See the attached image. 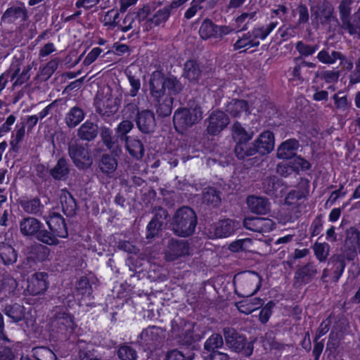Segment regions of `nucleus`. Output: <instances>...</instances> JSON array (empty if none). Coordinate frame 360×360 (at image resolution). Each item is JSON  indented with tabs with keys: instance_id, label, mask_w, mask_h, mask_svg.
Segmentation results:
<instances>
[{
	"instance_id": "obj_42",
	"label": "nucleus",
	"mask_w": 360,
	"mask_h": 360,
	"mask_svg": "<svg viewBox=\"0 0 360 360\" xmlns=\"http://www.w3.org/2000/svg\"><path fill=\"white\" fill-rule=\"evenodd\" d=\"M174 98L172 96H166L155 103L156 112L160 117H167L171 115Z\"/></svg>"
},
{
	"instance_id": "obj_59",
	"label": "nucleus",
	"mask_w": 360,
	"mask_h": 360,
	"mask_svg": "<svg viewBox=\"0 0 360 360\" xmlns=\"http://www.w3.org/2000/svg\"><path fill=\"white\" fill-rule=\"evenodd\" d=\"M77 290L79 294L84 297H89L92 293V288L89 284V279L82 276L77 283Z\"/></svg>"
},
{
	"instance_id": "obj_47",
	"label": "nucleus",
	"mask_w": 360,
	"mask_h": 360,
	"mask_svg": "<svg viewBox=\"0 0 360 360\" xmlns=\"http://www.w3.org/2000/svg\"><path fill=\"white\" fill-rule=\"evenodd\" d=\"M317 58L323 63L333 64L337 60H344V55L335 51H333L330 53L328 50L323 49L318 53Z\"/></svg>"
},
{
	"instance_id": "obj_62",
	"label": "nucleus",
	"mask_w": 360,
	"mask_h": 360,
	"mask_svg": "<svg viewBox=\"0 0 360 360\" xmlns=\"http://www.w3.org/2000/svg\"><path fill=\"white\" fill-rule=\"evenodd\" d=\"M0 291L10 293L16 288L17 282L12 277L6 276L0 281Z\"/></svg>"
},
{
	"instance_id": "obj_37",
	"label": "nucleus",
	"mask_w": 360,
	"mask_h": 360,
	"mask_svg": "<svg viewBox=\"0 0 360 360\" xmlns=\"http://www.w3.org/2000/svg\"><path fill=\"white\" fill-rule=\"evenodd\" d=\"M60 203L63 213L68 217H73L76 214L77 203L72 194L68 191L60 195Z\"/></svg>"
},
{
	"instance_id": "obj_53",
	"label": "nucleus",
	"mask_w": 360,
	"mask_h": 360,
	"mask_svg": "<svg viewBox=\"0 0 360 360\" xmlns=\"http://www.w3.org/2000/svg\"><path fill=\"white\" fill-rule=\"evenodd\" d=\"M201 338L202 337L200 335H194L193 331L187 330L184 333L178 337V342L181 345L191 347L195 342L200 341Z\"/></svg>"
},
{
	"instance_id": "obj_61",
	"label": "nucleus",
	"mask_w": 360,
	"mask_h": 360,
	"mask_svg": "<svg viewBox=\"0 0 360 360\" xmlns=\"http://www.w3.org/2000/svg\"><path fill=\"white\" fill-rule=\"evenodd\" d=\"M163 229V226H162L160 224H158L157 222H155L154 220L151 219V220L147 225L146 238H154L160 233Z\"/></svg>"
},
{
	"instance_id": "obj_49",
	"label": "nucleus",
	"mask_w": 360,
	"mask_h": 360,
	"mask_svg": "<svg viewBox=\"0 0 360 360\" xmlns=\"http://www.w3.org/2000/svg\"><path fill=\"white\" fill-rule=\"evenodd\" d=\"M202 202L213 207L218 206L221 202L219 192L214 188H208L202 193Z\"/></svg>"
},
{
	"instance_id": "obj_46",
	"label": "nucleus",
	"mask_w": 360,
	"mask_h": 360,
	"mask_svg": "<svg viewBox=\"0 0 360 360\" xmlns=\"http://www.w3.org/2000/svg\"><path fill=\"white\" fill-rule=\"evenodd\" d=\"M329 264H332L333 266V281L338 282L346 266L345 260L342 259V256L335 255L330 257Z\"/></svg>"
},
{
	"instance_id": "obj_48",
	"label": "nucleus",
	"mask_w": 360,
	"mask_h": 360,
	"mask_svg": "<svg viewBox=\"0 0 360 360\" xmlns=\"http://www.w3.org/2000/svg\"><path fill=\"white\" fill-rule=\"evenodd\" d=\"M32 352L35 360H57L54 352L46 347H37Z\"/></svg>"
},
{
	"instance_id": "obj_31",
	"label": "nucleus",
	"mask_w": 360,
	"mask_h": 360,
	"mask_svg": "<svg viewBox=\"0 0 360 360\" xmlns=\"http://www.w3.org/2000/svg\"><path fill=\"white\" fill-rule=\"evenodd\" d=\"M113 153H103L98 161V168L101 172L112 176L117 167V160Z\"/></svg>"
},
{
	"instance_id": "obj_26",
	"label": "nucleus",
	"mask_w": 360,
	"mask_h": 360,
	"mask_svg": "<svg viewBox=\"0 0 360 360\" xmlns=\"http://www.w3.org/2000/svg\"><path fill=\"white\" fill-rule=\"evenodd\" d=\"M99 133L98 124L87 120L79 127L77 135L79 140L90 142L95 140Z\"/></svg>"
},
{
	"instance_id": "obj_35",
	"label": "nucleus",
	"mask_w": 360,
	"mask_h": 360,
	"mask_svg": "<svg viewBox=\"0 0 360 360\" xmlns=\"http://www.w3.org/2000/svg\"><path fill=\"white\" fill-rule=\"evenodd\" d=\"M231 135L236 143L240 141H250L252 139L254 136L253 131H248L242 124L236 121L231 127Z\"/></svg>"
},
{
	"instance_id": "obj_18",
	"label": "nucleus",
	"mask_w": 360,
	"mask_h": 360,
	"mask_svg": "<svg viewBox=\"0 0 360 360\" xmlns=\"http://www.w3.org/2000/svg\"><path fill=\"white\" fill-rule=\"evenodd\" d=\"M243 226L248 230L264 233L273 230L274 224L269 218L247 217L243 220Z\"/></svg>"
},
{
	"instance_id": "obj_6",
	"label": "nucleus",
	"mask_w": 360,
	"mask_h": 360,
	"mask_svg": "<svg viewBox=\"0 0 360 360\" xmlns=\"http://www.w3.org/2000/svg\"><path fill=\"white\" fill-rule=\"evenodd\" d=\"M74 317L70 313L62 310H56L50 321V328L58 337L68 338L75 329Z\"/></svg>"
},
{
	"instance_id": "obj_25",
	"label": "nucleus",
	"mask_w": 360,
	"mask_h": 360,
	"mask_svg": "<svg viewBox=\"0 0 360 360\" xmlns=\"http://www.w3.org/2000/svg\"><path fill=\"white\" fill-rule=\"evenodd\" d=\"M247 205L249 210L257 214H265L270 211V202L264 197L250 195L247 198Z\"/></svg>"
},
{
	"instance_id": "obj_30",
	"label": "nucleus",
	"mask_w": 360,
	"mask_h": 360,
	"mask_svg": "<svg viewBox=\"0 0 360 360\" xmlns=\"http://www.w3.org/2000/svg\"><path fill=\"white\" fill-rule=\"evenodd\" d=\"M129 155L134 159L141 160L145 153V148L142 141L136 137H130L123 141Z\"/></svg>"
},
{
	"instance_id": "obj_24",
	"label": "nucleus",
	"mask_w": 360,
	"mask_h": 360,
	"mask_svg": "<svg viewBox=\"0 0 360 360\" xmlns=\"http://www.w3.org/2000/svg\"><path fill=\"white\" fill-rule=\"evenodd\" d=\"M319 15L318 13H316V17L319 18L323 26L328 27L329 32L332 30V22H335L336 25L339 24L338 19L334 15L335 8L330 3H323L319 8Z\"/></svg>"
},
{
	"instance_id": "obj_20",
	"label": "nucleus",
	"mask_w": 360,
	"mask_h": 360,
	"mask_svg": "<svg viewBox=\"0 0 360 360\" xmlns=\"http://www.w3.org/2000/svg\"><path fill=\"white\" fill-rule=\"evenodd\" d=\"M257 153L265 155L270 153L274 148L275 137L273 132L266 130L261 133L254 141Z\"/></svg>"
},
{
	"instance_id": "obj_12",
	"label": "nucleus",
	"mask_w": 360,
	"mask_h": 360,
	"mask_svg": "<svg viewBox=\"0 0 360 360\" xmlns=\"http://www.w3.org/2000/svg\"><path fill=\"white\" fill-rule=\"evenodd\" d=\"M189 244L183 240L171 239L169 240L165 252V257L168 262H173L181 257L189 255Z\"/></svg>"
},
{
	"instance_id": "obj_5",
	"label": "nucleus",
	"mask_w": 360,
	"mask_h": 360,
	"mask_svg": "<svg viewBox=\"0 0 360 360\" xmlns=\"http://www.w3.org/2000/svg\"><path fill=\"white\" fill-rule=\"evenodd\" d=\"M277 24V22H271L265 26L255 27L244 33L233 44L234 50L247 46L249 48L259 46L260 44L259 39H264L275 29Z\"/></svg>"
},
{
	"instance_id": "obj_41",
	"label": "nucleus",
	"mask_w": 360,
	"mask_h": 360,
	"mask_svg": "<svg viewBox=\"0 0 360 360\" xmlns=\"http://www.w3.org/2000/svg\"><path fill=\"white\" fill-rule=\"evenodd\" d=\"M170 14L171 11L167 6L159 9L146 21V28L151 29L153 26H159L165 23L169 19Z\"/></svg>"
},
{
	"instance_id": "obj_56",
	"label": "nucleus",
	"mask_w": 360,
	"mask_h": 360,
	"mask_svg": "<svg viewBox=\"0 0 360 360\" xmlns=\"http://www.w3.org/2000/svg\"><path fill=\"white\" fill-rule=\"evenodd\" d=\"M135 19L134 13H128L123 20L124 25H120V30L122 32H127L130 30H134V31H136V33H139L140 30L139 24L136 22Z\"/></svg>"
},
{
	"instance_id": "obj_28",
	"label": "nucleus",
	"mask_w": 360,
	"mask_h": 360,
	"mask_svg": "<svg viewBox=\"0 0 360 360\" xmlns=\"http://www.w3.org/2000/svg\"><path fill=\"white\" fill-rule=\"evenodd\" d=\"M0 236V257L5 265L13 264L17 261L18 253L6 238Z\"/></svg>"
},
{
	"instance_id": "obj_63",
	"label": "nucleus",
	"mask_w": 360,
	"mask_h": 360,
	"mask_svg": "<svg viewBox=\"0 0 360 360\" xmlns=\"http://www.w3.org/2000/svg\"><path fill=\"white\" fill-rule=\"evenodd\" d=\"M314 250L317 259L320 262H324L328 255L329 247L325 243H315Z\"/></svg>"
},
{
	"instance_id": "obj_10",
	"label": "nucleus",
	"mask_w": 360,
	"mask_h": 360,
	"mask_svg": "<svg viewBox=\"0 0 360 360\" xmlns=\"http://www.w3.org/2000/svg\"><path fill=\"white\" fill-rule=\"evenodd\" d=\"M238 226L239 222L236 220L231 219L219 220L211 226L210 237L212 238H227L233 234Z\"/></svg>"
},
{
	"instance_id": "obj_50",
	"label": "nucleus",
	"mask_w": 360,
	"mask_h": 360,
	"mask_svg": "<svg viewBox=\"0 0 360 360\" xmlns=\"http://www.w3.org/2000/svg\"><path fill=\"white\" fill-rule=\"evenodd\" d=\"M151 212L153 214V220L163 227L167 225L169 214L165 208L160 206L154 207Z\"/></svg>"
},
{
	"instance_id": "obj_21",
	"label": "nucleus",
	"mask_w": 360,
	"mask_h": 360,
	"mask_svg": "<svg viewBox=\"0 0 360 360\" xmlns=\"http://www.w3.org/2000/svg\"><path fill=\"white\" fill-rule=\"evenodd\" d=\"M27 11L23 5L11 6L1 16V22L6 24L22 22L27 20Z\"/></svg>"
},
{
	"instance_id": "obj_36",
	"label": "nucleus",
	"mask_w": 360,
	"mask_h": 360,
	"mask_svg": "<svg viewBox=\"0 0 360 360\" xmlns=\"http://www.w3.org/2000/svg\"><path fill=\"white\" fill-rule=\"evenodd\" d=\"M78 357L79 360H101V356L91 344H86L84 341L78 342Z\"/></svg>"
},
{
	"instance_id": "obj_15",
	"label": "nucleus",
	"mask_w": 360,
	"mask_h": 360,
	"mask_svg": "<svg viewBox=\"0 0 360 360\" xmlns=\"http://www.w3.org/2000/svg\"><path fill=\"white\" fill-rule=\"evenodd\" d=\"M20 233L25 237H35L40 241L39 233L44 231L42 223L35 217H26L19 223Z\"/></svg>"
},
{
	"instance_id": "obj_9",
	"label": "nucleus",
	"mask_w": 360,
	"mask_h": 360,
	"mask_svg": "<svg viewBox=\"0 0 360 360\" xmlns=\"http://www.w3.org/2000/svg\"><path fill=\"white\" fill-rule=\"evenodd\" d=\"M202 118V111L199 105L191 108H180L175 111L173 122L176 128L181 130L192 127Z\"/></svg>"
},
{
	"instance_id": "obj_14",
	"label": "nucleus",
	"mask_w": 360,
	"mask_h": 360,
	"mask_svg": "<svg viewBox=\"0 0 360 360\" xmlns=\"http://www.w3.org/2000/svg\"><path fill=\"white\" fill-rule=\"evenodd\" d=\"M165 75L161 71L153 72L149 79L150 95L153 101H158L165 96Z\"/></svg>"
},
{
	"instance_id": "obj_7",
	"label": "nucleus",
	"mask_w": 360,
	"mask_h": 360,
	"mask_svg": "<svg viewBox=\"0 0 360 360\" xmlns=\"http://www.w3.org/2000/svg\"><path fill=\"white\" fill-rule=\"evenodd\" d=\"M226 345L232 351L242 352L245 356H250L253 352V343L246 342L245 337L238 333L235 328L226 327L223 329Z\"/></svg>"
},
{
	"instance_id": "obj_8",
	"label": "nucleus",
	"mask_w": 360,
	"mask_h": 360,
	"mask_svg": "<svg viewBox=\"0 0 360 360\" xmlns=\"http://www.w3.org/2000/svg\"><path fill=\"white\" fill-rule=\"evenodd\" d=\"M351 0H341L338 6L341 27L348 32L350 35H357L360 39V9L354 14L353 22L350 20Z\"/></svg>"
},
{
	"instance_id": "obj_44",
	"label": "nucleus",
	"mask_w": 360,
	"mask_h": 360,
	"mask_svg": "<svg viewBox=\"0 0 360 360\" xmlns=\"http://www.w3.org/2000/svg\"><path fill=\"white\" fill-rule=\"evenodd\" d=\"M165 90L167 89L169 95H177L184 89V85L174 75L165 76Z\"/></svg>"
},
{
	"instance_id": "obj_2",
	"label": "nucleus",
	"mask_w": 360,
	"mask_h": 360,
	"mask_svg": "<svg viewBox=\"0 0 360 360\" xmlns=\"http://www.w3.org/2000/svg\"><path fill=\"white\" fill-rule=\"evenodd\" d=\"M46 222L49 231L44 229V231L39 233L40 242L48 245H57L59 244L58 238H65L68 236L65 219L60 214L51 213L46 218Z\"/></svg>"
},
{
	"instance_id": "obj_32",
	"label": "nucleus",
	"mask_w": 360,
	"mask_h": 360,
	"mask_svg": "<svg viewBox=\"0 0 360 360\" xmlns=\"http://www.w3.org/2000/svg\"><path fill=\"white\" fill-rule=\"evenodd\" d=\"M51 176L58 181L66 180L70 173V165L65 158L58 159L56 165L50 169Z\"/></svg>"
},
{
	"instance_id": "obj_52",
	"label": "nucleus",
	"mask_w": 360,
	"mask_h": 360,
	"mask_svg": "<svg viewBox=\"0 0 360 360\" xmlns=\"http://www.w3.org/2000/svg\"><path fill=\"white\" fill-rule=\"evenodd\" d=\"M133 128L134 124L131 120L128 119L124 120L117 125L115 129V132L119 136L120 139H121L123 142L131 137L127 134L132 130Z\"/></svg>"
},
{
	"instance_id": "obj_38",
	"label": "nucleus",
	"mask_w": 360,
	"mask_h": 360,
	"mask_svg": "<svg viewBox=\"0 0 360 360\" xmlns=\"http://www.w3.org/2000/svg\"><path fill=\"white\" fill-rule=\"evenodd\" d=\"M20 205L22 210L27 214L37 216L42 214L44 205L41 203L38 198L20 200Z\"/></svg>"
},
{
	"instance_id": "obj_55",
	"label": "nucleus",
	"mask_w": 360,
	"mask_h": 360,
	"mask_svg": "<svg viewBox=\"0 0 360 360\" xmlns=\"http://www.w3.org/2000/svg\"><path fill=\"white\" fill-rule=\"evenodd\" d=\"M292 171L299 172L301 171H307L311 168V164L301 156L295 155L290 162Z\"/></svg>"
},
{
	"instance_id": "obj_27",
	"label": "nucleus",
	"mask_w": 360,
	"mask_h": 360,
	"mask_svg": "<svg viewBox=\"0 0 360 360\" xmlns=\"http://www.w3.org/2000/svg\"><path fill=\"white\" fill-rule=\"evenodd\" d=\"M300 147L299 141L295 139H290L283 141L277 149V158L283 160H291L296 155Z\"/></svg>"
},
{
	"instance_id": "obj_3",
	"label": "nucleus",
	"mask_w": 360,
	"mask_h": 360,
	"mask_svg": "<svg viewBox=\"0 0 360 360\" xmlns=\"http://www.w3.org/2000/svg\"><path fill=\"white\" fill-rule=\"evenodd\" d=\"M68 153L74 165L78 169H87L93 164L91 149L87 143L72 139L68 143Z\"/></svg>"
},
{
	"instance_id": "obj_40",
	"label": "nucleus",
	"mask_w": 360,
	"mask_h": 360,
	"mask_svg": "<svg viewBox=\"0 0 360 360\" xmlns=\"http://www.w3.org/2000/svg\"><path fill=\"white\" fill-rule=\"evenodd\" d=\"M217 25L211 20L205 19L199 29V34L202 39H217Z\"/></svg>"
},
{
	"instance_id": "obj_57",
	"label": "nucleus",
	"mask_w": 360,
	"mask_h": 360,
	"mask_svg": "<svg viewBox=\"0 0 360 360\" xmlns=\"http://www.w3.org/2000/svg\"><path fill=\"white\" fill-rule=\"evenodd\" d=\"M117 355L121 360H136L137 359L136 351L128 345L121 346L117 351Z\"/></svg>"
},
{
	"instance_id": "obj_34",
	"label": "nucleus",
	"mask_w": 360,
	"mask_h": 360,
	"mask_svg": "<svg viewBox=\"0 0 360 360\" xmlns=\"http://www.w3.org/2000/svg\"><path fill=\"white\" fill-rule=\"evenodd\" d=\"M234 153L238 160H243L255 155L257 153V151L254 141L252 143H250V141H240V143H236Z\"/></svg>"
},
{
	"instance_id": "obj_39",
	"label": "nucleus",
	"mask_w": 360,
	"mask_h": 360,
	"mask_svg": "<svg viewBox=\"0 0 360 360\" xmlns=\"http://www.w3.org/2000/svg\"><path fill=\"white\" fill-rule=\"evenodd\" d=\"M85 117L84 110L79 107H73L66 114L65 122L69 128H75Z\"/></svg>"
},
{
	"instance_id": "obj_13",
	"label": "nucleus",
	"mask_w": 360,
	"mask_h": 360,
	"mask_svg": "<svg viewBox=\"0 0 360 360\" xmlns=\"http://www.w3.org/2000/svg\"><path fill=\"white\" fill-rule=\"evenodd\" d=\"M135 122L139 130L144 134L153 133L157 126L154 112L148 109L142 110L138 113Z\"/></svg>"
},
{
	"instance_id": "obj_4",
	"label": "nucleus",
	"mask_w": 360,
	"mask_h": 360,
	"mask_svg": "<svg viewBox=\"0 0 360 360\" xmlns=\"http://www.w3.org/2000/svg\"><path fill=\"white\" fill-rule=\"evenodd\" d=\"M236 293L243 297L255 294L261 287L262 277L255 271H245L235 276Z\"/></svg>"
},
{
	"instance_id": "obj_54",
	"label": "nucleus",
	"mask_w": 360,
	"mask_h": 360,
	"mask_svg": "<svg viewBox=\"0 0 360 360\" xmlns=\"http://www.w3.org/2000/svg\"><path fill=\"white\" fill-rule=\"evenodd\" d=\"M256 13V12H243L236 18L235 22L237 27L240 28L238 32L245 31L248 29V24L251 20L255 18Z\"/></svg>"
},
{
	"instance_id": "obj_16",
	"label": "nucleus",
	"mask_w": 360,
	"mask_h": 360,
	"mask_svg": "<svg viewBox=\"0 0 360 360\" xmlns=\"http://www.w3.org/2000/svg\"><path fill=\"white\" fill-rule=\"evenodd\" d=\"M100 136L101 141L112 153H118L122 151V143H123L120 139L119 136L115 132H113L111 129L108 127L103 126L100 127Z\"/></svg>"
},
{
	"instance_id": "obj_29",
	"label": "nucleus",
	"mask_w": 360,
	"mask_h": 360,
	"mask_svg": "<svg viewBox=\"0 0 360 360\" xmlns=\"http://www.w3.org/2000/svg\"><path fill=\"white\" fill-rule=\"evenodd\" d=\"M183 77L190 82L196 84L202 75V70L195 60H187L184 65Z\"/></svg>"
},
{
	"instance_id": "obj_11",
	"label": "nucleus",
	"mask_w": 360,
	"mask_h": 360,
	"mask_svg": "<svg viewBox=\"0 0 360 360\" xmlns=\"http://www.w3.org/2000/svg\"><path fill=\"white\" fill-rule=\"evenodd\" d=\"M208 122L207 131L210 135H217L230 123L229 116L223 111L214 110L206 120Z\"/></svg>"
},
{
	"instance_id": "obj_58",
	"label": "nucleus",
	"mask_w": 360,
	"mask_h": 360,
	"mask_svg": "<svg viewBox=\"0 0 360 360\" xmlns=\"http://www.w3.org/2000/svg\"><path fill=\"white\" fill-rule=\"evenodd\" d=\"M295 48L301 56L307 57L312 56L317 51L319 46L317 44L309 45L302 41H299L297 42Z\"/></svg>"
},
{
	"instance_id": "obj_22",
	"label": "nucleus",
	"mask_w": 360,
	"mask_h": 360,
	"mask_svg": "<svg viewBox=\"0 0 360 360\" xmlns=\"http://www.w3.org/2000/svg\"><path fill=\"white\" fill-rule=\"evenodd\" d=\"M162 331L160 328L152 326L143 330L140 335L141 342L150 350L155 349L162 340Z\"/></svg>"
},
{
	"instance_id": "obj_45",
	"label": "nucleus",
	"mask_w": 360,
	"mask_h": 360,
	"mask_svg": "<svg viewBox=\"0 0 360 360\" xmlns=\"http://www.w3.org/2000/svg\"><path fill=\"white\" fill-rule=\"evenodd\" d=\"M223 346L224 340L219 333H213L204 343V349L210 353L219 352L217 349Z\"/></svg>"
},
{
	"instance_id": "obj_19",
	"label": "nucleus",
	"mask_w": 360,
	"mask_h": 360,
	"mask_svg": "<svg viewBox=\"0 0 360 360\" xmlns=\"http://www.w3.org/2000/svg\"><path fill=\"white\" fill-rule=\"evenodd\" d=\"M318 273L316 266L313 262H308L300 266L295 272L294 282L297 286L310 283Z\"/></svg>"
},
{
	"instance_id": "obj_33",
	"label": "nucleus",
	"mask_w": 360,
	"mask_h": 360,
	"mask_svg": "<svg viewBox=\"0 0 360 360\" xmlns=\"http://www.w3.org/2000/svg\"><path fill=\"white\" fill-rule=\"evenodd\" d=\"M226 110L232 117H240L243 113L248 115L250 112L249 105L245 100L233 99L226 106Z\"/></svg>"
},
{
	"instance_id": "obj_17",
	"label": "nucleus",
	"mask_w": 360,
	"mask_h": 360,
	"mask_svg": "<svg viewBox=\"0 0 360 360\" xmlns=\"http://www.w3.org/2000/svg\"><path fill=\"white\" fill-rule=\"evenodd\" d=\"M120 102L118 98H112L111 95L105 96L96 101V112L102 117H108L117 112Z\"/></svg>"
},
{
	"instance_id": "obj_43",
	"label": "nucleus",
	"mask_w": 360,
	"mask_h": 360,
	"mask_svg": "<svg viewBox=\"0 0 360 360\" xmlns=\"http://www.w3.org/2000/svg\"><path fill=\"white\" fill-rule=\"evenodd\" d=\"M4 312L14 322L22 321L25 316L24 307L17 303L6 305Z\"/></svg>"
},
{
	"instance_id": "obj_1",
	"label": "nucleus",
	"mask_w": 360,
	"mask_h": 360,
	"mask_svg": "<svg viewBox=\"0 0 360 360\" xmlns=\"http://www.w3.org/2000/svg\"><path fill=\"white\" fill-rule=\"evenodd\" d=\"M198 224L195 211L188 206L178 208L172 217L169 228L174 235L187 238L192 236Z\"/></svg>"
},
{
	"instance_id": "obj_51",
	"label": "nucleus",
	"mask_w": 360,
	"mask_h": 360,
	"mask_svg": "<svg viewBox=\"0 0 360 360\" xmlns=\"http://www.w3.org/2000/svg\"><path fill=\"white\" fill-rule=\"evenodd\" d=\"M344 243L360 248V231L354 226H351L345 231V238Z\"/></svg>"
},
{
	"instance_id": "obj_64",
	"label": "nucleus",
	"mask_w": 360,
	"mask_h": 360,
	"mask_svg": "<svg viewBox=\"0 0 360 360\" xmlns=\"http://www.w3.org/2000/svg\"><path fill=\"white\" fill-rule=\"evenodd\" d=\"M194 357L195 353L193 352L186 356L178 349H172L167 353L165 360H193Z\"/></svg>"
},
{
	"instance_id": "obj_23",
	"label": "nucleus",
	"mask_w": 360,
	"mask_h": 360,
	"mask_svg": "<svg viewBox=\"0 0 360 360\" xmlns=\"http://www.w3.org/2000/svg\"><path fill=\"white\" fill-rule=\"evenodd\" d=\"M48 274L45 272H37L28 280L27 291L32 295L43 293L47 288L46 278Z\"/></svg>"
},
{
	"instance_id": "obj_60",
	"label": "nucleus",
	"mask_w": 360,
	"mask_h": 360,
	"mask_svg": "<svg viewBox=\"0 0 360 360\" xmlns=\"http://www.w3.org/2000/svg\"><path fill=\"white\" fill-rule=\"evenodd\" d=\"M60 60L58 58H54L50 60L45 67L41 70V75L48 79L54 73L58 67Z\"/></svg>"
}]
</instances>
